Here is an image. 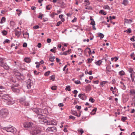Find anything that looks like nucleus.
<instances>
[{
    "instance_id": "nucleus-1",
    "label": "nucleus",
    "mask_w": 135,
    "mask_h": 135,
    "mask_svg": "<svg viewBox=\"0 0 135 135\" xmlns=\"http://www.w3.org/2000/svg\"><path fill=\"white\" fill-rule=\"evenodd\" d=\"M0 97H2V101L4 102L5 104L10 105L14 103V102L12 100L9 95L5 94L3 95L2 92L0 91Z\"/></svg>"
},
{
    "instance_id": "nucleus-2",
    "label": "nucleus",
    "mask_w": 135,
    "mask_h": 135,
    "mask_svg": "<svg viewBox=\"0 0 135 135\" xmlns=\"http://www.w3.org/2000/svg\"><path fill=\"white\" fill-rule=\"evenodd\" d=\"M1 128L5 130L7 132H10L13 133H15L17 131L16 129L11 125H9L5 127H2Z\"/></svg>"
},
{
    "instance_id": "nucleus-3",
    "label": "nucleus",
    "mask_w": 135,
    "mask_h": 135,
    "mask_svg": "<svg viewBox=\"0 0 135 135\" xmlns=\"http://www.w3.org/2000/svg\"><path fill=\"white\" fill-rule=\"evenodd\" d=\"M8 114V111L7 109H2L0 110V114L2 118H6Z\"/></svg>"
},
{
    "instance_id": "nucleus-4",
    "label": "nucleus",
    "mask_w": 135,
    "mask_h": 135,
    "mask_svg": "<svg viewBox=\"0 0 135 135\" xmlns=\"http://www.w3.org/2000/svg\"><path fill=\"white\" fill-rule=\"evenodd\" d=\"M40 132V131L36 127H33L32 128V130L30 133L32 135H36Z\"/></svg>"
},
{
    "instance_id": "nucleus-5",
    "label": "nucleus",
    "mask_w": 135,
    "mask_h": 135,
    "mask_svg": "<svg viewBox=\"0 0 135 135\" xmlns=\"http://www.w3.org/2000/svg\"><path fill=\"white\" fill-rule=\"evenodd\" d=\"M3 59L2 58H0V66L4 68L6 70H8L9 69V67L6 63L2 61Z\"/></svg>"
},
{
    "instance_id": "nucleus-6",
    "label": "nucleus",
    "mask_w": 135,
    "mask_h": 135,
    "mask_svg": "<svg viewBox=\"0 0 135 135\" xmlns=\"http://www.w3.org/2000/svg\"><path fill=\"white\" fill-rule=\"evenodd\" d=\"M56 131V128L55 127H48L46 129V131L47 132H55Z\"/></svg>"
},
{
    "instance_id": "nucleus-7",
    "label": "nucleus",
    "mask_w": 135,
    "mask_h": 135,
    "mask_svg": "<svg viewBox=\"0 0 135 135\" xmlns=\"http://www.w3.org/2000/svg\"><path fill=\"white\" fill-rule=\"evenodd\" d=\"M17 78L19 80H23L24 79L23 76L20 73H17L15 74Z\"/></svg>"
},
{
    "instance_id": "nucleus-8",
    "label": "nucleus",
    "mask_w": 135,
    "mask_h": 135,
    "mask_svg": "<svg viewBox=\"0 0 135 135\" xmlns=\"http://www.w3.org/2000/svg\"><path fill=\"white\" fill-rule=\"evenodd\" d=\"M33 125V123L31 122H25L23 124V126L25 128L31 127Z\"/></svg>"
},
{
    "instance_id": "nucleus-9",
    "label": "nucleus",
    "mask_w": 135,
    "mask_h": 135,
    "mask_svg": "<svg viewBox=\"0 0 135 135\" xmlns=\"http://www.w3.org/2000/svg\"><path fill=\"white\" fill-rule=\"evenodd\" d=\"M31 80L28 79L26 81V85L28 89H30L31 88Z\"/></svg>"
},
{
    "instance_id": "nucleus-10",
    "label": "nucleus",
    "mask_w": 135,
    "mask_h": 135,
    "mask_svg": "<svg viewBox=\"0 0 135 135\" xmlns=\"http://www.w3.org/2000/svg\"><path fill=\"white\" fill-rule=\"evenodd\" d=\"M57 122L54 119H52L51 120H50V122H48V124L49 125H56Z\"/></svg>"
},
{
    "instance_id": "nucleus-11",
    "label": "nucleus",
    "mask_w": 135,
    "mask_h": 135,
    "mask_svg": "<svg viewBox=\"0 0 135 135\" xmlns=\"http://www.w3.org/2000/svg\"><path fill=\"white\" fill-rule=\"evenodd\" d=\"M11 89L14 92L19 93L20 92V90L19 89L11 87Z\"/></svg>"
},
{
    "instance_id": "nucleus-12",
    "label": "nucleus",
    "mask_w": 135,
    "mask_h": 135,
    "mask_svg": "<svg viewBox=\"0 0 135 135\" xmlns=\"http://www.w3.org/2000/svg\"><path fill=\"white\" fill-rule=\"evenodd\" d=\"M21 34V33L20 31H15V35L17 37H19L20 36Z\"/></svg>"
},
{
    "instance_id": "nucleus-13",
    "label": "nucleus",
    "mask_w": 135,
    "mask_h": 135,
    "mask_svg": "<svg viewBox=\"0 0 135 135\" xmlns=\"http://www.w3.org/2000/svg\"><path fill=\"white\" fill-rule=\"evenodd\" d=\"M72 114L74 115L75 116H76L78 117H79L80 116L81 114L80 113L79 115H78L77 114V113L75 111H72L71 112Z\"/></svg>"
},
{
    "instance_id": "nucleus-14",
    "label": "nucleus",
    "mask_w": 135,
    "mask_h": 135,
    "mask_svg": "<svg viewBox=\"0 0 135 135\" xmlns=\"http://www.w3.org/2000/svg\"><path fill=\"white\" fill-rule=\"evenodd\" d=\"M120 83L121 84V87L122 89L124 90H125L126 89V87L124 83L122 82H120Z\"/></svg>"
},
{
    "instance_id": "nucleus-15",
    "label": "nucleus",
    "mask_w": 135,
    "mask_h": 135,
    "mask_svg": "<svg viewBox=\"0 0 135 135\" xmlns=\"http://www.w3.org/2000/svg\"><path fill=\"white\" fill-rule=\"evenodd\" d=\"M37 117L38 118L41 119H42L44 118V116L43 115L38 113L37 114Z\"/></svg>"
},
{
    "instance_id": "nucleus-16",
    "label": "nucleus",
    "mask_w": 135,
    "mask_h": 135,
    "mask_svg": "<svg viewBox=\"0 0 135 135\" xmlns=\"http://www.w3.org/2000/svg\"><path fill=\"white\" fill-rule=\"evenodd\" d=\"M85 89L87 91H90V90L91 89L90 85V84L88 85L86 87Z\"/></svg>"
},
{
    "instance_id": "nucleus-17",
    "label": "nucleus",
    "mask_w": 135,
    "mask_h": 135,
    "mask_svg": "<svg viewBox=\"0 0 135 135\" xmlns=\"http://www.w3.org/2000/svg\"><path fill=\"white\" fill-rule=\"evenodd\" d=\"M32 110L33 112H35L37 114L39 112V110L37 108H33Z\"/></svg>"
},
{
    "instance_id": "nucleus-18",
    "label": "nucleus",
    "mask_w": 135,
    "mask_h": 135,
    "mask_svg": "<svg viewBox=\"0 0 135 135\" xmlns=\"http://www.w3.org/2000/svg\"><path fill=\"white\" fill-rule=\"evenodd\" d=\"M98 37H100V38L101 39L104 37V35L103 34L99 33H98Z\"/></svg>"
},
{
    "instance_id": "nucleus-19",
    "label": "nucleus",
    "mask_w": 135,
    "mask_h": 135,
    "mask_svg": "<svg viewBox=\"0 0 135 135\" xmlns=\"http://www.w3.org/2000/svg\"><path fill=\"white\" fill-rule=\"evenodd\" d=\"M24 60L26 62L29 63L31 62V59L29 58L26 57L25 58Z\"/></svg>"
},
{
    "instance_id": "nucleus-20",
    "label": "nucleus",
    "mask_w": 135,
    "mask_h": 135,
    "mask_svg": "<svg viewBox=\"0 0 135 135\" xmlns=\"http://www.w3.org/2000/svg\"><path fill=\"white\" fill-rule=\"evenodd\" d=\"M102 62V61L101 60H99L96 62H95V63L97 65L99 66L101 64Z\"/></svg>"
},
{
    "instance_id": "nucleus-21",
    "label": "nucleus",
    "mask_w": 135,
    "mask_h": 135,
    "mask_svg": "<svg viewBox=\"0 0 135 135\" xmlns=\"http://www.w3.org/2000/svg\"><path fill=\"white\" fill-rule=\"evenodd\" d=\"M97 108H95L94 109H93L92 112H91L90 114H95V112H96Z\"/></svg>"
},
{
    "instance_id": "nucleus-22",
    "label": "nucleus",
    "mask_w": 135,
    "mask_h": 135,
    "mask_svg": "<svg viewBox=\"0 0 135 135\" xmlns=\"http://www.w3.org/2000/svg\"><path fill=\"white\" fill-rule=\"evenodd\" d=\"M125 22L127 23H130L131 22H132V21L131 19L128 20L126 19H124Z\"/></svg>"
},
{
    "instance_id": "nucleus-23",
    "label": "nucleus",
    "mask_w": 135,
    "mask_h": 135,
    "mask_svg": "<svg viewBox=\"0 0 135 135\" xmlns=\"http://www.w3.org/2000/svg\"><path fill=\"white\" fill-rule=\"evenodd\" d=\"M63 16V15L62 14L61 15H59V18L61 19V21L62 22H64L65 20V19L62 17Z\"/></svg>"
},
{
    "instance_id": "nucleus-24",
    "label": "nucleus",
    "mask_w": 135,
    "mask_h": 135,
    "mask_svg": "<svg viewBox=\"0 0 135 135\" xmlns=\"http://www.w3.org/2000/svg\"><path fill=\"white\" fill-rule=\"evenodd\" d=\"M6 21V18L4 17H2V19L1 20V21L0 22V23H4Z\"/></svg>"
},
{
    "instance_id": "nucleus-25",
    "label": "nucleus",
    "mask_w": 135,
    "mask_h": 135,
    "mask_svg": "<svg viewBox=\"0 0 135 135\" xmlns=\"http://www.w3.org/2000/svg\"><path fill=\"white\" fill-rule=\"evenodd\" d=\"M85 94H79L78 97L79 98H80L82 100L84 99L83 96H84Z\"/></svg>"
},
{
    "instance_id": "nucleus-26",
    "label": "nucleus",
    "mask_w": 135,
    "mask_h": 135,
    "mask_svg": "<svg viewBox=\"0 0 135 135\" xmlns=\"http://www.w3.org/2000/svg\"><path fill=\"white\" fill-rule=\"evenodd\" d=\"M103 8L105 9H110V8L109 6L108 5L104 6L103 7Z\"/></svg>"
},
{
    "instance_id": "nucleus-27",
    "label": "nucleus",
    "mask_w": 135,
    "mask_h": 135,
    "mask_svg": "<svg viewBox=\"0 0 135 135\" xmlns=\"http://www.w3.org/2000/svg\"><path fill=\"white\" fill-rule=\"evenodd\" d=\"M19 86V84H18V83L14 84L12 85V86H11V87H13L15 88V87H18Z\"/></svg>"
},
{
    "instance_id": "nucleus-28",
    "label": "nucleus",
    "mask_w": 135,
    "mask_h": 135,
    "mask_svg": "<svg viewBox=\"0 0 135 135\" xmlns=\"http://www.w3.org/2000/svg\"><path fill=\"white\" fill-rule=\"evenodd\" d=\"M128 1L127 0H123V4L125 6H126L128 4Z\"/></svg>"
},
{
    "instance_id": "nucleus-29",
    "label": "nucleus",
    "mask_w": 135,
    "mask_h": 135,
    "mask_svg": "<svg viewBox=\"0 0 135 135\" xmlns=\"http://www.w3.org/2000/svg\"><path fill=\"white\" fill-rule=\"evenodd\" d=\"M127 119V118L125 117L122 116V117L121 120L123 122Z\"/></svg>"
},
{
    "instance_id": "nucleus-30",
    "label": "nucleus",
    "mask_w": 135,
    "mask_h": 135,
    "mask_svg": "<svg viewBox=\"0 0 135 135\" xmlns=\"http://www.w3.org/2000/svg\"><path fill=\"white\" fill-rule=\"evenodd\" d=\"M99 13L102 15H105L107 14L106 13L104 12V11L103 10H100L99 11Z\"/></svg>"
},
{
    "instance_id": "nucleus-31",
    "label": "nucleus",
    "mask_w": 135,
    "mask_h": 135,
    "mask_svg": "<svg viewBox=\"0 0 135 135\" xmlns=\"http://www.w3.org/2000/svg\"><path fill=\"white\" fill-rule=\"evenodd\" d=\"M56 48L55 47H54L53 49H51L50 50V51L52 52L55 53L56 51Z\"/></svg>"
},
{
    "instance_id": "nucleus-32",
    "label": "nucleus",
    "mask_w": 135,
    "mask_h": 135,
    "mask_svg": "<svg viewBox=\"0 0 135 135\" xmlns=\"http://www.w3.org/2000/svg\"><path fill=\"white\" fill-rule=\"evenodd\" d=\"M84 2L86 3V4L85 5V6H88L90 5V3L89 0H85Z\"/></svg>"
},
{
    "instance_id": "nucleus-33",
    "label": "nucleus",
    "mask_w": 135,
    "mask_h": 135,
    "mask_svg": "<svg viewBox=\"0 0 135 135\" xmlns=\"http://www.w3.org/2000/svg\"><path fill=\"white\" fill-rule=\"evenodd\" d=\"M39 15L38 16V18L42 19L43 17V15L41 13H39Z\"/></svg>"
},
{
    "instance_id": "nucleus-34",
    "label": "nucleus",
    "mask_w": 135,
    "mask_h": 135,
    "mask_svg": "<svg viewBox=\"0 0 135 135\" xmlns=\"http://www.w3.org/2000/svg\"><path fill=\"white\" fill-rule=\"evenodd\" d=\"M66 90H68L70 91L71 90L70 86H67L65 88Z\"/></svg>"
},
{
    "instance_id": "nucleus-35",
    "label": "nucleus",
    "mask_w": 135,
    "mask_h": 135,
    "mask_svg": "<svg viewBox=\"0 0 135 135\" xmlns=\"http://www.w3.org/2000/svg\"><path fill=\"white\" fill-rule=\"evenodd\" d=\"M119 74L121 76L123 75L124 74V72L123 70H122L121 71L119 72Z\"/></svg>"
},
{
    "instance_id": "nucleus-36",
    "label": "nucleus",
    "mask_w": 135,
    "mask_h": 135,
    "mask_svg": "<svg viewBox=\"0 0 135 135\" xmlns=\"http://www.w3.org/2000/svg\"><path fill=\"white\" fill-rule=\"evenodd\" d=\"M55 78V75H52L50 77V80H52V81H54Z\"/></svg>"
},
{
    "instance_id": "nucleus-37",
    "label": "nucleus",
    "mask_w": 135,
    "mask_h": 135,
    "mask_svg": "<svg viewBox=\"0 0 135 135\" xmlns=\"http://www.w3.org/2000/svg\"><path fill=\"white\" fill-rule=\"evenodd\" d=\"M16 11L17 12H20V13H18L17 14L18 16H19L21 14L22 12V10L21 9H16Z\"/></svg>"
},
{
    "instance_id": "nucleus-38",
    "label": "nucleus",
    "mask_w": 135,
    "mask_h": 135,
    "mask_svg": "<svg viewBox=\"0 0 135 135\" xmlns=\"http://www.w3.org/2000/svg\"><path fill=\"white\" fill-rule=\"evenodd\" d=\"M50 73V71H48L46 72H45L44 74V75L45 76H48Z\"/></svg>"
},
{
    "instance_id": "nucleus-39",
    "label": "nucleus",
    "mask_w": 135,
    "mask_h": 135,
    "mask_svg": "<svg viewBox=\"0 0 135 135\" xmlns=\"http://www.w3.org/2000/svg\"><path fill=\"white\" fill-rule=\"evenodd\" d=\"M124 32L128 33H130L131 32V28H129L127 30H126L125 31H124Z\"/></svg>"
},
{
    "instance_id": "nucleus-40",
    "label": "nucleus",
    "mask_w": 135,
    "mask_h": 135,
    "mask_svg": "<svg viewBox=\"0 0 135 135\" xmlns=\"http://www.w3.org/2000/svg\"><path fill=\"white\" fill-rule=\"evenodd\" d=\"M46 9L48 10H50L51 8V5H49L46 6Z\"/></svg>"
},
{
    "instance_id": "nucleus-41",
    "label": "nucleus",
    "mask_w": 135,
    "mask_h": 135,
    "mask_svg": "<svg viewBox=\"0 0 135 135\" xmlns=\"http://www.w3.org/2000/svg\"><path fill=\"white\" fill-rule=\"evenodd\" d=\"M2 33L3 35H6L7 33V31L5 30L3 31L2 32Z\"/></svg>"
},
{
    "instance_id": "nucleus-42",
    "label": "nucleus",
    "mask_w": 135,
    "mask_h": 135,
    "mask_svg": "<svg viewBox=\"0 0 135 135\" xmlns=\"http://www.w3.org/2000/svg\"><path fill=\"white\" fill-rule=\"evenodd\" d=\"M130 93L134 95L135 94V91L133 89H132L131 90Z\"/></svg>"
},
{
    "instance_id": "nucleus-43",
    "label": "nucleus",
    "mask_w": 135,
    "mask_h": 135,
    "mask_svg": "<svg viewBox=\"0 0 135 135\" xmlns=\"http://www.w3.org/2000/svg\"><path fill=\"white\" fill-rule=\"evenodd\" d=\"M89 101L92 103H94L95 101V100L92 97H91L89 99Z\"/></svg>"
},
{
    "instance_id": "nucleus-44",
    "label": "nucleus",
    "mask_w": 135,
    "mask_h": 135,
    "mask_svg": "<svg viewBox=\"0 0 135 135\" xmlns=\"http://www.w3.org/2000/svg\"><path fill=\"white\" fill-rule=\"evenodd\" d=\"M23 36H24V35H26V37L24 36V38H26V37H29V34L27 32H26L25 33H23Z\"/></svg>"
},
{
    "instance_id": "nucleus-45",
    "label": "nucleus",
    "mask_w": 135,
    "mask_h": 135,
    "mask_svg": "<svg viewBox=\"0 0 135 135\" xmlns=\"http://www.w3.org/2000/svg\"><path fill=\"white\" fill-rule=\"evenodd\" d=\"M86 9H87L88 10H93V8L91 6L85 8Z\"/></svg>"
},
{
    "instance_id": "nucleus-46",
    "label": "nucleus",
    "mask_w": 135,
    "mask_h": 135,
    "mask_svg": "<svg viewBox=\"0 0 135 135\" xmlns=\"http://www.w3.org/2000/svg\"><path fill=\"white\" fill-rule=\"evenodd\" d=\"M65 4V3L63 2H62L61 3V7L62 8H64V5Z\"/></svg>"
},
{
    "instance_id": "nucleus-47",
    "label": "nucleus",
    "mask_w": 135,
    "mask_h": 135,
    "mask_svg": "<svg viewBox=\"0 0 135 135\" xmlns=\"http://www.w3.org/2000/svg\"><path fill=\"white\" fill-rule=\"evenodd\" d=\"M69 118L70 119H72L73 120H74L75 119V117L72 115H70L69 116Z\"/></svg>"
},
{
    "instance_id": "nucleus-48",
    "label": "nucleus",
    "mask_w": 135,
    "mask_h": 135,
    "mask_svg": "<svg viewBox=\"0 0 135 135\" xmlns=\"http://www.w3.org/2000/svg\"><path fill=\"white\" fill-rule=\"evenodd\" d=\"M9 40L8 39H7L3 42V43L4 44L6 43H9Z\"/></svg>"
},
{
    "instance_id": "nucleus-49",
    "label": "nucleus",
    "mask_w": 135,
    "mask_h": 135,
    "mask_svg": "<svg viewBox=\"0 0 135 135\" xmlns=\"http://www.w3.org/2000/svg\"><path fill=\"white\" fill-rule=\"evenodd\" d=\"M131 78L132 81L133 82L134 78V76L132 75V74H131Z\"/></svg>"
},
{
    "instance_id": "nucleus-50",
    "label": "nucleus",
    "mask_w": 135,
    "mask_h": 135,
    "mask_svg": "<svg viewBox=\"0 0 135 135\" xmlns=\"http://www.w3.org/2000/svg\"><path fill=\"white\" fill-rule=\"evenodd\" d=\"M106 83V81H103L100 83V85H102V86H104V85Z\"/></svg>"
},
{
    "instance_id": "nucleus-51",
    "label": "nucleus",
    "mask_w": 135,
    "mask_h": 135,
    "mask_svg": "<svg viewBox=\"0 0 135 135\" xmlns=\"http://www.w3.org/2000/svg\"><path fill=\"white\" fill-rule=\"evenodd\" d=\"M74 83L76 84H80L81 83L80 81L78 80L75 81L74 82Z\"/></svg>"
},
{
    "instance_id": "nucleus-52",
    "label": "nucleus",
    "mask_w": 135,
    "mask_h": 135,
    "mask_svg": "<svg viewBox=\"0 0 135 135\" xmlns=\"http://www.w3.org/2000/svg\"><path fill=\"white\" fill-rule=\"evenodd\" d=\"M39 27L38 25H37L33 27V28L34 29H36L39 28Z\"/></svg>"
},
{
    "instance_id": "nucleus-53",
    "label": "nucleus",
    "mask_w": 135,
    "mask_h": 135,
    "mask_svg": "<svg viewBox=\"0 0 135 135\" xmlns=\"http://www.w3.org/2000/svg\"><path fill=\"white\" fill-rule=\"evenodd\" d=\"M75 108H76L78 110H80L81 108V106L76 105L75 106Z\"/></svg>"
},
{
    "instance_id": "nucleus-54",
    "label": "nucleus",
    "mask_w": 135,
    "mask_h": 135,
    "mask_svg": "<svg viewBox=\"0 0 135 135\" xmlns=\"http://www.w3.org/2000/svg\"><path fill=\"white\" fill-rule=\"evenodd\" d=\"M78 131L79 132H80L81 134H82L84 133V130L82 129H81L80 130H78Z\"/></svg>"
},
{
    "instance_id": "nucleus-55",
    "label": "nucleus",
    "mask_w": 135,
    "mask_h": 135,
    "mask_svg": "<svg viewBox=\"0 0 135 135\" xmlns=\"http://www.w3.org/2000/svg\"><path fill=\"white\" fill-rule=\"evenodd\" d=\"M61 23L62 22L61 21H59L57 23L56 26H59Z\"/></svg>"
},
{
    "instance_id": "nucleus-56",
    "label": "nucleus",
    "mask_w": 135,
    "mask_h": 135,
    "mask_svg": "<svg viewBox=\"0 0 135 135\" xmlns=\"http://www.w3.org/2000/svg\"><path fill=\"white\" fill-rule=\"evenodd\" d=\"M90 24L94 26V25H95V22L94 21H91V22L90 23Z\"/></svg>"
},
{
    "instance_id": "nucleus-57",
    "label": "nucleus",
    "mask_w": 135,
    "mask_h": 135,
    "mask_svg": "<svg viewBox=\"0 0 135 135\" xmlns=\"http://www.w3.org/2000/svg\"><path fill=\"white\" fill-rule=\"evenodd\" d=\"M86 49H89V51H88V53H89V55H90L91 54V50L90 49V48H88V47H87V48Z\"/></svg>"
},
{
    "instance_id": "nucleus-58",
    "label": "nucleus",
    "mask_w": 135,
    "mask_h": 135,
    "mask_svg": "<svg viewBox=\"0 0 135 135\" xmlns=\"http://www.w3.org/2000/svg\"><path fill=\"white\" fill-rule=\"evenodd\" d=\"M73 92V94H77L78 92L76 90H74V91Z\"/></svg>"
},
{
    "instance_id": "nucleus-59",
    "label": "nucleus",
    "mask_w": 135,
    "mask_h": 135,
    "mask_svg": "<svg viewBox=\"0 0 135 135\" xmlns=\"http://www.w3.org/2000/svg\"><path fill=\"white\" fill-rule=\"evenodd\" d=\"M44 123H46L48 125H49V124H48V122H50V120H45L44 121Z\"/></svg>"
},
{
    "instance_id": "nucleus-60",
    "label": "nucleus",
    "mask_w": 135,
    "mask_h": 135,
    "mask_svg": "<svg viewBox=\"0 0 135 135\" xmlns=\"http://www.w3.org/2000/svg\"><path fill=\"white\" fill-rule=\"evenodd\" d=\"M51 89L53 90H55L56 89V86H53L51 87Z\"/></svg>"
},
{
    "instance_id": "nucleus-61",
    "label": "nucleus",
    "mask_w": 135,
    "mask_h": 135,
    "mask_svg": "<svg viewBox=\"0 0 135 135\" xmlns=\"http://www.w3.org/2000/svg\"><path fill=\"white\" fill-rule=\"evenodd\" d=\"M49 61L51 62H53L54 61V60L53 58H52L51 57H50V58Z\"/></svg>"
},
{
    "instance_id": "nucleus-62",
    "label": "nucleus",
    "mask_w": 135,
    "mask_h": 135,
    "mask_svg": "<svg viewBox=\"0 0 135 135\" xmlns=\"http://www.w3.org/2000/svg\"><path fill=\"white\" fill-rule=\"evenodd\" d=\"M58 105L59 107H63L64 106V104L62 103H60L58 104Z\"/></svg>"
},
{
    "instance_id": "nucleus-63",
    "label": "nucleus",
    "mask_w": 135,
    "mask_h": 135,
    "mask_svg": "<svg viewBox=\"0 0 135 135\" xmlns=\"http://www.w3.org/2000/svg\"><path fill=\"white\" fill-rule=\"evenodd\" d=\"M128 71L130 73H131L133 71V70L132 68H130L129 69Z\"/></svg>"
},
{
    "instance_id": "nucleus-64",
    "label": "nucleus",
    "mask_w": 135,
    "mask_h": 135,
    "mask_svg": "<svg viewBox=\"0 0 135 135\" xmlns=\"http://www.w3.org/2000/svg\"><path fill=\"white\" fill-rule=\"evenodd\" d=\"M47 41L48 43H50L51 41V40L50 38H48L47 39Z\"/></svg>"
}]
</instances>
